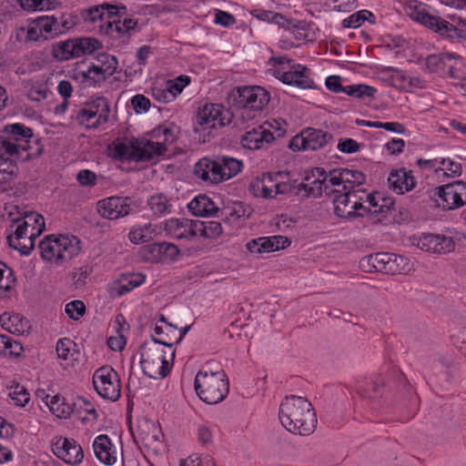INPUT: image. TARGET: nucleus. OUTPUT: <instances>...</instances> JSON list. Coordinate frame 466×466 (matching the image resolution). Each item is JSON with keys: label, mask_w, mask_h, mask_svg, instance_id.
I'll use <instances>...</instances> for the list:
<instances>
[{"label": "nucleus", "mask_w": 466, "mask_h": 466, "mask_svg": "<svg viewBox=\"0 0 466 466\" xmlns=\"http://www.w3.org/2000/svg\"><path fill=\"white\" fill-rule=\"evenodd\" d=\"M99 214L107 219H117L127 216L133 211L132 200L130 198L110 197L99 200L97 203Z\"/></svg>", "instance_id": "obj_19"}, {"label": "nucleus", "mask_w": 466, "mask_h": 466, "mask_svg": "<svg viewBox=\"0 0 466 466\" xmlns=\"http://www.w3.org/2000/svg\"><path fill=\"white\" fill-rule=\"evenodd\" d=\"M93 272V267L89 264L83 265L75 268L73 272V280L76 288H81L86 285V279Z\"/></svg>", "instance_id": "obj_53"}, {"label": "nucleus", "mask_w": 466, "mask_h": 466, "mask_svg": "<svg viewBox=\"0 0 466 466\" xmlns=\"http://www.w3.org/2000/svg\"><path fill=\"white\" fill-rule=\"evenodd\" d=\"M52 451L57 458L70 465L79 464L84 459L82 447L74 439L56 437Z\"/></svg>", "instance_id": "obj_18"}, {"label": "nucleus", "mask_w": 466, "mask_h": 466, "mask_svg": "<svg viewBox=\"0 0 466 466\" xmlns=\"http://www.w3.org/2000/svg\"><path fill=\"white\" fill-rule=\"evenodd\" d=\"M279 417L289 431L303 436L312 433L318 422L311 403L295 395L286 397L281 402Z\"/></svg>", "instance_id": "obj_1"}, {"label": "nucleus", "mask_w": 466, "mask_h": 466, "mask_svg": "<svg viewBox=\"0 0 466 466\" xmlns=\"http://www.w3.org/2000/svg\"><path fill=\"white\" fill-rule=\"evenodd\" d=\"M194 387L198 398L208 404H218L224 400L229 391V382L224 370H199Z\"/></svg>", "instance_id": "obj_5"}, {"label": "nucleus", "mask_w": 466, "mask_h": 466, "mask_svg": "<svg viewBox=\"0 0 466 466\" xmlns=\"http://www.w3.org/2000/svg\"><path fill=\"white\" fill-rule=\"evenodd\" d=\"M389 187L398 195L411 191L417 185V180L411 170L405 167L392 170L388 177Z\"/></svg>", "instance_id": "obj_24"}, {"label": "nucleus", "mask_w": 466, "mask_h": 466, "mask_svg": "<svg viewBox=\"0 0 466 466\" xmlns=\"http://www.w3.org/2000/svg\"><path fill=\"white\" fill-rule=\"evenodd\" d=\"M285 134V130L279 127L277 120L266 121L262 125L245 132L241 137L240 143L243 147L251 150H258L267 147L277 137Z\"/></svg>", "instance_id": "obj_10"}, {"label": "nucleus", "mask_w": 466, "mask_h": 466, "mask_svg": "<svg viewBox=\"0 0 466 466\" xmlns=\"http://www.w3.org/2000/svg\"><path fill=\"white\" fill-rule=\"evenodd\" d=\"M418 246L427 252L446 254L454 249L455 242L452 238L444 235L426 234L420 238Z\"/></svg>", "instance_id": "obj_23"}, {"label": "nucleus", "mask_w": 466, "mask_h": 466, "mask_svg": "<svg viewBox=\"0 0 466 466\" xmlns=\"http://www.w3.org/2000/svg\"><path fill=\"white\" fill-rule=\"evenodd\" d=\"M161 261L176 260L180 255V249L175 244L159 242Z\"/></svg>", "instance_id": "obj_55"}, {"label": "nucleus", "mask_w": 466, "mask_h": 466, "mask_svg": "<svg viewBox=\"0 0 466 466\" xmlns=\"http://www.w3.org/2000/svg\"><path fill=\"white\" fill-rule=\"evenodd\" d=\"M107 78L98 65H93L88 67L87 71L82 73V82L88 86H96Z\"/></svg>", "instance_id": "obj_44"}, {"label": "nucleus", "mask_w": 466, "mask_h": 466, "mask_svg": "<svg viewBox=\"0 0 466 466\" xmlns=\"http://www.w3.org/2000/svg\"><path fill=\"white\" fill-rule=\"evenodd\" d=\"M147 205L153 214L161 217L171 212L172 205L167 198L163 194H157L147 200Z\"/></svg>", "instance_id": "obj_41"}, {"label": "nucleus", "mask_w": 466, "mask_h": 466, "mask_svg": "<svg viewBox=\"0 0 466 466\" xmlns=\"http://www.w3.org/2000/svg\"><path fill=\"white\" fill-rule=\"evenodd\" d=\"M80 245L81 241L75 236L52 234L40 240L38 248L41 258L58 268L78 256Z\"/></svg>", "instance_id": "obj_3"}, {"label": "nucleus", "mask_w": 466, "mask_h": 466, "mask_svg": "<svg viewBox=\"0 0 466 466\" xmlns=\"http://www.w3.org/2000/svg\"><path fill=\"white\" fill-rule=\"evenodd\" d=\"M436 207L444 211L458 209L466 204V182L457 180L435 187L431 196Z\"/></svg>", "instance_id": "obj_11"}, {"label": "nucleus", "mask_w": 466, "mask_h": 466, "mask_svg": "<svg viewBox=\"0 0 466 466\" xmlns=\"http://www.w3.org/2000/svg\"><path fill=\"white\" fill-rule=\"evenodd\" d=\"M66 313L75 320L79 319L86 312V306L81 300H73L66 305Z\"/></svg>", "instance_id": "obj_56"}, {"label": "nucleus", "mask_w": 466, "mask_h": 466, "mask_svg": "<svg viewBox=\"0 0 466 466\" xmlns=\"http://www.w3.org/2000/svg\"><path fill=\"white\" fill-rule=\"evenodd\" d=\"M12 157L5 152L0 154V186L10 183L18 174L17 165Z\"/></svg>", "instance_id": "obj_35"}, {"label": "nucleus", "mask_w": 466, "mask_h": 466, "mask_svg": "<svg viewBox=\"0 0 466 466\" xmlns=\"http://www.w3.org/2000/svg\"><path fill=\"white\" fill-rule=\"evenodd\" d=\"M196 236L199 235L206 238H215L221 235L222 226L215 220H196Z\"/></svg>", "instance_id": "obj_38"}, {"label": "nucleus", "mask_w": 466, "mask_h": 466, "mask_svg": "<svg viewBox=\"0 0 466 466\" xmlns=\"http://www.w3.org/2000/svg\"><path fill=\"white\" fill-rule=\"evenodd\" d=\"M189 211L197 217L211 216L218 211L215 203L206 195H198L187 205Z\"/></svg>", "instance_id": "obj_32"}, {"label": "nucleus", "mask_w": 466, "mask_h": 466, "mask_svg": "<svg viewBox=\"0 0 466 466\" xmlns=\"http://www.w3.org/2000/svg\"><path fill=\"white\" fill-rule=\"evenodd\" d=\"M195 175L205 182L218 184L223 181L221 167L218 163V157L215 159L208 157L201 158L194 168Z\"/></svg>", "instance_id": "obj_26"}, {"label": "nucleus", "mask_w": 466, "mask_h": 466, "mask_svg": "<svg viewBox=\"0 0 466 466\" xmlns=\"http://www.w3.org/2000/svg\"><path fill=\"white\" fill-rule=\"evenodd\" d=\"M340 189L334 187L329 182V173L325 175L323 179L316 178L310 184L304 183V189H302V198L309 197H319L321 196L322 192L326 196H331L335 192H339Z\"/></svg>", "instance_id": "obj_30"}, {"label": "nucleus", "mask_w": 466, "mask_h": 466, "mask_svg": "<svg viewBox=\"0 0 466 466\" xmlns=\"http://www.w3.org/2000/svg\"><path fill=\"white\" fill-rule=\"evenodd\" d=\"M131 104L137 113L147 112L150 107V100L144 95H136L133 96Z\"/></svg>", "instance_id": "obj_62"}, {"label": "nucleus", "mask_w": 466, "mask_h": 466, "mask_svg": "<svg viewBox=\"0 0 466 466\" xmlns=\"http://www.w3.org/2000/svg\"><path fill=\"white\" fill-rule=\"evenodd\" d=\"M251 15L253 17L264 22L273 23L275 22L276 17L280 18V13H276L269 10L257 8L251 11Z\"/></svg>", "instance_id": "obj_61"}, {"label": "nucleus", "mask_w": 466, "mask_h": 466, "mask_svg": "<svg viewBox=\"0 0 466 466\" xmlns=\"http://www.w3.org/2000/svg\"><path fill=\"white\" fill-rule=\"evenodd\" d=\"M383 387V378L380 375H376L366 387H363L361 384L358 385L357 390L363 398L374 399L379 396Z\"/></svg>", "instance_id": "obj_42"}, {"label": "nucleus", "mask_w": 466, "mask_h": 466, "mask_svg": "<svg viewBox=\"0 0 466 466\" xmlns=\"http://www.w3.org/2000/svg\"><path fill=\"white\" fill-rule=\"evenodd\" d=\"M155 228L151 224L135 228L129 232L128 238L132 243L139 244L150 241L153 238Z\"/></svg>", "instance_id": "obj_45"}, {"label": "nucleus", "mask_w": 466, "mask_h": 466, "mask_svg": "<svg viewBox=\"0 0 466 466\" xmlns=\"http://www.w3.org/2000/svg\"><path fill=\"white\" fill-rule=\"evenodd\" d=\"M337 147L342 153L352 154L360 150V145L352 138H340Z\"/></svg>", "instance_id": "obj_60"}, {"label": "nucleus", "mask_w": 466, "mask_h": 466, "mask_svg": "<svg viewBox=\"0 0 466 466\" xmlns=\"http://www.w3.org/2000/svg\"><path fill=\"white\" fill-rule=\"evenodd\" d=\"M140 364L145 375L152 379H163L170 372L173 360L167 359L158 345L145 343L141 347Z\"/></svg>", "instance_id": "obj_7"}, {"label": "nucleus", "mask_w": 466, "mask_h": 466, "mask_svg": "<svg viewBox=\"0 0 466 466\" xmlns=\"http://www.w3.org/2000/svg\"><path fill=\"white\" fill-rule=\"evenodd\" d=\"M333 139V135L328 131L308 127L291 138L289 147L293 151H316L330 144Z\"/></svg>", "instance_id": "obj_13"}, {"label": "nucleus", "mask_w": 466, "mask_h": 466, "mask_svg": "<svg viewBox=\"0 0 466 466\" xmlns=\"http://www.w3.org/2000/svg\"><path fill=\"white\" fill-rule=\"evenodd\" d=\"M290 243L287 237L278 235L251 239L246 247L251 253L261 254L283 249L289 247Z\"/></svg>", "instance_id": "obj_21"}, {"label": "nucleus", "mask_w": 466, "mask_h": 466, "mask_svg": "<svg viewBox=\"0 0 466 466\" xmlns=\"http://www.w3.org/2000/svg\"><path fill=\"white\" fill-rule=\"evenodd\" d=\"M16 278L12 268L0 260V299L11 297Z\"/></svg>", "instance_id": "obj_33"}, {"label": "nucleus", "mask_w": 466, "mask_h": 466, "mask_svg": "<svg viewBox=\"0 0 466 466\" xmlns=\"http://www.w3.org/2000/svg\"><path fill=\"white\" fill-rule=\"evenodd\" d=\"M269 99L268 92L258 86H237L229 95L230 103L241 110L243 119L254 118L268 104Z\"/></svg>", "instance_id": "obj_6"}, {"label": "nucleus", "mask_w": 466, "mask_h": 466, "mask_svg": "<svg viewBox=\"0 0 466 466\" xmlns=\"http://www.w3.org/2000/svg\"><path fill=\"white\" fill-rule=\"evenodd\" d=\"M97 61L100 64L98 66L102 68L106 76L110 77L116 73L118 66V61L116 56L107 53H101L97 56Z\"/></svg>", "instance_id": "obj_47"}, {"label": "nucleus", "mask_w": 466, "mask_h": 466, "mask_svg": "<svg viewBox=\"0 0 466 466\" xmlns=\"http://www.w3.org/2000/svg\"><path fill=\"white\" fill-rule=\"evenodd\" d=\"M75 57L89 55L101 47V43L92 37H80L72 39Z\"/></svg>", "instance_id": "obj_37"}, {"label": "nucleus", "mask_w": 466, "mask_h": 466, "mask_svg": "<svg viewBox=\"0 0 466 466\" xmlns=\"http://www.w3.org/2000/svg\"><path fill=\"white\" fill-rule=\"evenodd\" d=\"M6 239L9 247L22 255H29L35 247V239L26 228V221H23L21 218L12 220Z\"/></svg>", "instance_id": "obj_15"}, {"label": "nucleus", "mask_w": 466, "mask_h": 466, "mask_svg": "<svg viewBox=\"0 0 466 466\" xmlns=\"http://www.w3.org/2000/svg\"><path fill=\"white\" fill-rule=\"evenodd\" d=\"M166 152L165 142L122 137L114 142L113 155L119 160L152 161Z\"/></svg>", "instance_id": "obj_4"}, {"label": "nucleus", "mask_w": 466, "mask_h": 466, "mask_svg": "<svg viewBox=\"0 0 466 466\" xmlns=\"http://www.w3.org/2000/svg\"><path fill=\"white\" fill-rule=\"evenodd\" d=\"M273 75L287 85H293L300 88H312L314 81L311 78V71L305 66L292 65L288 70L284 67L273 68Z\"/></svg>", "instance_id": "obj_17"}, {"label": "nucleus", "mask_w": 466, "mask_h": 466, "mask_svg": "<svg viewBox=\"0 0 466 466\" xmlns=\"http://www.w3.org/2000/svg\"><path fill=\"white\" fill-rule=\"evenodd\" d=\"M218 163L221 167L223 180L229 179L237 176L242 169V161L230 157H218Z\"/></svg>", "instance_id": "obj_39"}, {"label": "nucleus", "mask_w": 466, "mask_h": 466, "mask_svg": "<svg viewBox=\"0 0 466 466\" xmlns=\"http://www.w3.org/2000/svg\"><path fill=\"white\" fill-rule=\"evenodd\" d=\"M274 24L289 32L296 29L298 30L304 29L305 27H309V24H308L306 21L289 18L282 14H280V18L276 17Z\"/></svg>", "instance_id": "obj_50"}, {"label": "nucleus", "mask_w": 466, "mask_h": 466, "mask_svg": "<svg viewBox=\"0 0 466 466\" xmlns=\"http://www.w3.org/2000/svg\"><path fill=\"white\" fill-rule=\"evenodd\" d=\"M76 179L82 186H95L96 184V175L88 169L80 170Z\"/></svg>", "instance_id": "obj_63"}, {"label": "nucleus", "mask_w": 466, "mask_h": 466, "mask_svg": "<svg viewBox=\"0 0 466 466\" xmlns=\"http://www.w3.org/2000/svg\"><path fill=\"white\" fill-rule=\"evenodd\" d=\"M366 176L359 170L349 168H335L329 171V182L339 192L343 190L354 191L355 187L364 184Z\"/></svg>", "instance_id": "obj_20"}, {"label": "nucleus", "mask_w": 466, "mask_h": 466, "mask_svg": "<svg viewBox=\"0 0 466 466\" xmlns=\"http://www.w3.org/2000/svg\"><path fill=\"white\" fill-rule=\"evenodd\" d=\"M154 333L156 336H152L153 344L167 347L170 350L171 360H173L175 351L172 348L182 340V335L179 334L178 329L171 323H166V325H158L157 323L154 328Z\"/></svg>", "instance_id": "obj_22"}, {"label": "nucleus", "mask_w": 466, "mask_h": 466, "mask_svg": "<svg viewBox=\"0 0 466 466\" xmlns=\"http://www.w3.org/2000/svg\"><path fill=\"white\" fill-rule=\"evenodd\" d=\"M38 25V30L43 32V38L48 39L53 38V31H56V28H53L55 23V16H39L35 20Z\"/></svg>", "instance_id": "obj_54"}, {"label": "nucleus", "mask_w": 466, "mask_h": 466, "mask_svg": "<svg viewBox=\"0 0 466 466\" xmlns=\"http://www.w3.org/2000/svg\"><path fill=\"white\" fill-rule=\"evenodd\" d=\"M13 403L18 407H25L30 400V395L24 386L16 384L12 387V390L9 392Z\"/></svg>", "instance_id": "obj_52"}, {"label": "nucleus", "mask_w": 466, "mask_h": 466, "mask_svg": "<svg viewBox=\"0 0 466 466\" xmlns=\"http://www.w3.org/2000/svg\"><path fill=\"white\" fill-rule=\"evenodd\" d=\"M282 177V173L263 174L261 177H256L249 185V190L256 196L264 198L276 197L278 178Z\"/></svg>", "instance_id": "obj_25"}, {"label": "nucleus", "mask_w": 466, "mask_h": 466, "mask_svg": "<svg viewBox=\"0 0 466 466\" xmlns=\"http://www.w3.org/2000/svg\"><path fill=\"white\" fill-rule=\"evenodd\" d=\"M93 449L96 457L106 465H113L117 459V451L109 437L101 434L96 437L93 442Z\"/></svg>", "instance_id": "obj_28"}, {"label": "nucleus", "mask_w": 466, "mask_h": 466, "mask_svg": "<svg viewBox=\"0 0 466 466\" xmlns=\"http://www.w3.org/2000/svg\"><path fill=\"white\" fill-rule=\"evenodd\" d=\"M159 242H155L145 246L142 249L143 258L150 262L161 261Z\"/></svg>", "instance_id": "obj_57"}, {"label": "nucleus", "mask_w": 466, "mask_h": 466, "mask_svg": "<svg viewBox=\"0 0 466 466\" xmlns=\"http://www.w3.org/2000/svg\"><path fill=\"white\" fill-rule=\"evenodd\" d=\"M360 266L368 272L396 275L409 270V259L401 255L380 252L362 258Z\"/></svg>", "instance_id": "obj_8"}, {"label": "nucleus", "mask_w": 466, "mask_h": 466, "mask_svg": "<svg viewBox=\"0 0 466 466\" xmlns=\"http://www.w3.org/2000/svg\"><path fill=\"white\" fill-rule=\"evenodd\" d=\"M104 8L106 12V18H108L109 21L114 19H119L120 15H125L127 12V7L125 5H113L109 4H104Z\"/></svg>", "instance_id": "obj_64"}, {"label": "nucleus", "mask_w": 466, "mask_h": 466, "mask_svg": "<svg viewBox=\"0 0 466 466\" xmlns=\"http://www.w3.org/2000/svg\"><path fill=\"white\" fill-rule=\"evenodd\" d=\"M333 198L334 213L341 218H351L355 217H362L360 210L366 211V207L360 203V198L357 191L343 190L335 192Z\"/></svg>", "instance_id": "obj_14"}, {"label": "nucleus", "mask_w": 466, "mask_h": 466, "mask_svg": "<svg viewBox=\"0 0 466 466\" xmlns=\"http://www.w3.org/2000/svg\"><path fill=\"white\" fill-rule=\"evenodd\" d=\"M74 345V341L70 339L63 338L58 339L56 347L58 358L65 360H68L72 347Z\"/></svg>", "instance_id": "obj_58"}, {"label": "nucleus", "mask_w": 466, "mask_h": 466, "mask_svg": "<svg viewBox=\"0 0 466 466\" xmlns=\"http://www.w3.org/2000/svg\"><path fill=\"white\" fill-rule=\"evenodd\" d=\"M190 83V78L187 76H179L175 79V81H168L167 83L169 90L174 94L176 97L178 94L182 92L185 86H187Z\"/></svg>", "instance_id": "obj_59"}, {"label": "nucleus", "mask_w": 466, "mask_h": 466, "mask_svg": "<svg viewBox=\"0 0 466 466\" xmlns=\"http://www.w3.org/2000/svg\"><path fill=\"white\" fill-rule=\"evenodd\" d=\"M93 385L104 399L117 400L121 395V383L117 372L110 366L97 369L93 375Z\"/></svg>", "instance_id": "obj_12"}, {"label": "nucleus", "mask_w": 466, "mask_h": 466, "mask_svg": "<svg viewBox=\"0 0 466 466\" xmlns=\"http://www.w3.org/2000/svg\"><path fill=\"white\" fill-rule=\"evenodd\" d=\"M461 66V56L451 54V62H448L447 67L445 69V76H449L450 78L455 80H463L465 76Z\"/></svg>", "instance_id": "obj_48"}, {"label": "nucleus", "mask_w": 466, "mask_h": 466, "mask_svg": "<svg viewBox=\"0 0 466 466\" xmlns=\"http://www.w3.org/2000/svg\"><path fill=\"white\" fill-rule=\"evenodd\" d=\"M405 14L412 20L428 27L440 36L451 42L466 41V30L457 27L449 21L428 12L425 5L418 1H410L404 5Z\"/></svg>", "instance_id": "obj_2"}, {"label": "nucleus", "mask_w": 466, "mask_h": 466, "mask_svg": "<svg viewBox=\"0 0 466 466\" xmlns=\"http://www.w3.org/2000/svg\"><path fill=\"white\" fill-rule=\"evenodd\" d=\"M196 220L170 218L165 223L166 233L176 239H189L196 237Z\"/></svg>", "instance_id": "obj_27"}, {"label": "nucleus", "mask_w": 466, "mask_h": 466, "mask_svg": "<svg viewBox=\"0 0 466 466\" xmlns=\"http://www.w3.org/2000/svg\"><path fill=\"white\" fill-rule=\"evenodd\" d=\"M197 123L204 128L225 127L229 124V112L221 104L206 103L199 107Z\"/></svg>", "instance_id": "obj_16"}, {"label": "nucleus", "mask_w": 466, "mask_h": 466, "mask_svg": "<svg viewBox=\"0 0 466 466\" xmlns=\"http://www.w3.org/2000/svg\"><path fill=\"white\" fill-rule=\"evenodd\" d=\"M302 189H304V183L299 182L298 180H289V181H279L278 178L277 191L276 195H293L297 197L302 198Z\"/></svg>", "instance_id": "obj_46"}, {"label": "nucleus", "mask_w": 466, "mask_h": 466, "mask_svg": "<svg viewBox=\"0 0 466 466\" xmlns=\"http://www.w3.org/2000/svg\"><path fill=\"white\" fill-rule=\"evenodd\" d=\"M137 24V20L125 16L123 20L119 17V19L108 21V27L112 32L116 31L119 34H128L130 30L136 27Z\"/></svg>", "instance_id": "obj_49"}, {"label": "nucleus", "mask_w": 466, "mask_h": 466, "mask_svg": "<svg viewBox=\"0 0 466 466\" xmlns=\"http://www.w3.org/2000/svg\"><path fill=\"white\" fill-rule=\"evenodd\" d=\"M23 221H26V228L29 229V234L35 239L46 229L45 219L43 216L36 212L25 214L21 218Z\"/></svg>", "instance_id": "obj_40"}, {"label": "nucleus", "mask_w": 466, "mask_h": 466, "mask_svg": "<svg viewBox=\"0 0 466 466\" xmlns=\"http://www.w3.org/2000/svg\"><path fill=\"white\" fill-rule=\"evenodd\" d=\"M370 17H373L371 12L368 10H361L345 18L342 21V25L346 28H357Z\"/></svg>", "instance_id": "obj_51"}, {"label": "nucleus", "mask_w": 466, "mask_h": 466, "mask_svg": "<svg viewBox=\"0 0 466 466\" xmlns=\"http://www.w3.org/2000/svg\"><path fill=\"white\" fill-rule=\"evenodd\" d=\"M0 323L3 329L15 335H22L29 329L28 321L19 314L4 312L0 315Z\"/></svg>", "instance_id": "obj_31"}, {"label": "nucleus", "mask_w": 466, "mask_h": 466, "mask_svg": "<svg viewBox=\"0 0 466 466\" xmlns=\"http://www.w3.org/2000/svg\"><path fill=\"white\" fill-rule=\"evenodd\" d=\"M145 280L146 276L140 273L125 275L119 281L113 283L110 294L113 297H121L142 285Z\"/></svg>", "instance_id": "obj_29"}, {"label": "nucleus", "mask_w": 466, "mask_h": 466, "mask_svg": "<svg viewBox=\"0 0 466 466\" xmlns=\"http://www.w3.org/2000/svg\"><path fill=\"white\" fill-rule=\"evenodd\" d=\"M46 403L54 415L58 418H68L74 411L76 403H68L66 399L60 395L46 396Z\"/></svg>", "instance_id": "obj_34"}, {"label": "nucleus", "mask_w": 466, "mask_h": 466, "mask_svg": "<svg viewBox=\"0 0 466 466\" xmlns=\"http://www.w3.org/2000/svg\"><path fill=\"white\" fill-rule=\"evenodd\" d=\"M110 106L108 100L97 96L86 102L76 113V120L88 129H96L108 121Z\"/></svg>", "instance_id": "obj_9"}, {"label": "nucleus", "mask_w": 466, "mask_h": 466, "mask_svg": "<svg viewBox=\"0 0 466 466\" xmlns=\"http://www.w3.org/2000/svg\"><path fill=\"white\" fill-rule=\"evenodd\" d=\"M451 54L441 53L428 56L424 59L425 68L430 72L440 76H445V69L448 62H451Z\"/></svg>", "instance_id": "obj_36"}, {"label": "nucleus", "mask_w": 466, "mask_h": 466, "mask_svg": "<svg viewBox=\"0 0 466 466\" xmlns=\"http://www.w3.org/2000/svg\"><path fill=\"white\" fill-rule=\"evenodd\" d=\"M52 55L56 60L66 61L75 58L74 45L72 39L61 41L53 46Z\"/></svg>", "instance_id": "obj_43"}]
</instances>
